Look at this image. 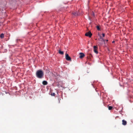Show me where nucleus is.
Instances as JSON below:
<instances>
[{"instance_id": "f257e3e1", "label": "nucleus", "mask_w": 133, "mask_h": 133, "mask_svg": "<svg viewBox=\"0 0 133 133\" xmlns=\"http://www.w3.org/2000/svg\"><path fill=\"white\" fill-rule=\"evenodd\" d=\"M36 77L38 78L41 79L43 77L44 73L42 70H39L36 71Z\"/></svg>"}, {"instance_id": "f03ea898", "label": "nucleus", "mask_w": 133, "mask_h": 133, "mask_svg": "<svg viewBox=\"0 0 133 133\" xmlns=\"http://www.w3.org/2000/svg\"><path fill=\"white\" fill-rule=\"evenodd\" d=\"M65 58L68 61H71V57L69 56V55L67 53L65 54Z\"/></svg>"}, {"instance_id": "7ed1b4c3", "label": "nucleus", "mask_w": 133, "mask_h": 133, "mask_svg": "<svg viewBox=\"0 0 133 133\" xmlns=\"http://www.w3.org/2000/svg\"><path fill=\"white\" fill-rule=\"evenodd\" d=\"M92 35V34L91 33L90 31L88 32H86L85 34V35L87 36H88L89 37H91Z\"/></svg>"}, {"instance_id": "20e7f679", "label": "nucleus", "mask_w": 133, "mask_h": 133, "mask_svg": "<svg viewBox=\"0 0 133 133\" xmlns=\"http://www.w3.org/2000/svg\"><path fill=\"white\" fill-rule=\"evenodd\" d=\"M80 10H78V12H74L72 13V14L75 16H78L80 15V13L79 12Z\"/></svg>"}, {"instance_id": "39448f33", "label": "nucleus", "mask_w": 133, "mask_h": 133, "mask_svg": "<svg viewBox=\"0 0 133 133\" xmlns=\"http://www.w3.org/2000/svg\"><path fill=\"white\" fill-rule=\"evenodd\" d=\"M94 52L96 54H97L98 53V51L97 50L98 49L97 47L96 46H94Z\"/></svg>"}, {"instance_id": "423d86ee", "label": "nucleus", "mask_w": 133, "mask_h": 133, "mask_svg": "<svg viewBox=\"0 0 133 133\" xmlns=\"http://www.w3.org/2000/svg\"><path fill=\"white\" fill-rule=\"evenodd\" d=\"M80 55L79 56V58H82L85 56V55L83 53L80 52L79 53Z\"/></svg>"}, {"instance_id": "0eeeda50", "label": "nucleus", "mask_w": 133, "mask_h": 133, "mask_svg": "<svg viewBox=\"0 0 133 133\" xmlns=\"http://www.w3.org/2000/svg\"><path fill=\"white\" fill-rule=\"evenodd\" d=\"M127 124V121L125 120L124 119H123L122 120V124L123 125H126Z\"/></svg>"}, {"instance_id": "6e6552de", "label": "nucleus", "mask_w": 133, "mask_h": 133, "mask_svg": "<svg viewBox=\"0 0 133 133\" xmlns=\"http://www.w3.org/2000/svg\"><path fill=\"white\" fill-rule=\"evenodd\" d=\"M92 57V55L90 54H88L87 56V57L88 59H91Z\"/></svg>"}, {"instance_id": "1a4fd4ad", "label": "nucleus", "mask_w": 133, "mask_h": 133, "mask_svg": "<svg viewBox=\"0 0 133 133\" xmlns=\"http://www.w3.org/2000/svg\"><path fill=\"white\" fill-rule=\"evenodd\" d=\"M42 84L44 85H46L48 84V82L46 81H44L42 82Z\"/></svg>"}, {"instance_id": "9d476101", "label": "nucleus", "mask_w": 133, "mask_h": 133, "mask_svg": "<svg viewBox=\"0 0 133 133\" xmlns=\"http://www.w3.org/2000/svg\"><path fill=\"white\" fill-rule=\"evenodd\" d=\"M59 53L62 55H63L64 54L63 51H61L60 50H59L58 51Z\"/></svg>"}, {"instance_id": "9b49d317", "label": "nucleus", "mask_w": 133, "mask_h": 133, "mask_svg": "<svg viewBox=\"0 0 133 133\" xmlns=\"http://www.w3.org/2000/svg\"><path fill=\"white\" fill-rule=\"evenodd\" d=\"M100 41H101L102 42V41L104 42V43H105V40H104L103 38H102V37H100Z\"/></svg>"}, {"instance_id": "f8f14e48", "label": "nucleus", "mask_w": 133, "mask_h": 133, "mask_svg": "<svg viewBox=\"0 0 133 133\" xmlns=\"http://www.w3.org/2000/svg\"><path fill=\"white\" fill-rule=\"evenodd\" d=\"M112 108H113V107L112 106H108V109L110 110H112Z\"/></svg>"}, {"instance_id": "ddd939ff", "label": "nucleus", "mask_w": 133, "mask_h": 133, "mask_svg": "<svg viewBox=\"0 0 133 133\" xmlns=\"http://www.w3.org/2000/svg\"><path fill=\"white\" fill-rule=\"evenodd\" d=\"M4 37V35L3 34H2L0 35V37L1 38H3Z\"/></svg>"}, {"instance_id": "4468645a", "label": "nucleus", "mask_w": 133, "mask_h": 133, "mask_svg": "<svg viewBox=\"0 0 133 133\" xmlns=\"http://www.w3.org/2000/svg\"><path fill=\"white\" fill-rule=\"evenodd\" d=\"M96 28H97V30H99V31L100 30V28H99V26H97Z\"/></svg>"}, {"instance_id": "2eb2a0df", "label": "nucleus", "mask_w": 133, "mask_h": 133, "mask_svg": "<svg viewBox=\"0 0 133 133\" xmlns=\"http://www.w3.org/2000/svg\"><path fill=\"white\" fill-rule=\"evenodd\" d=\"M52 96H54L55 95V93L54 92L52 93L51 95Z\"/></svg>"}, {"instance_id": "dca6fc26", "label": "nucleus", "mask_w": 133, "mask_h": 133, "mask_svg": "<svg viewBox=\"0 0 133 133\" xmlns=\"http://www.w3.org/2000/svg\"><path fill=\"white\" fill-rule=\"evenodd\" d=\"M102 36L103 37H104L105 36V34L104 33H103L102 34Z\"/></svg>"}, {"instance_id": "f3484780", "label": "nucleus", "mask_w": 133, "mask_h": 133, "mask_svg": "<svg viewBox=\"0 0 133 133\" xmlns=\"http://www.w3.org/2000/svg\"><path fill=\"white\" fill-rule=\"evenodd\" d=\"M115 42V41H113L112 42V43H114Z\"/></svg>"}, {"instance_id": "a211bd4d", "label": "nucleus", "mask_w": 133, "mask_h": 133, "mask_svg": "<svg viewBox=\"0 0 133 133\" xmlns=\"http://www.w3.org/2000/svg\"><path fill=\"white\" fill-rule=\"evenodd\" d=\"M106 41L107 42L108 41V40H105V41Z\"/></svg>"}, {"instance_id": "6ab92c4d", "label": "nucleus", "mask_w": 133, "mask_h": 133, "mask_svg": "<svg viewBox=\"0 0 133 133\" xmlns=\"http://www.w3.org/2000/svg\"><path fill=\"white\" fill-rule=\"evenodd\" d=\"M87 62H85V64H86V63H87Z\"/></svg>"}]
</instances>
